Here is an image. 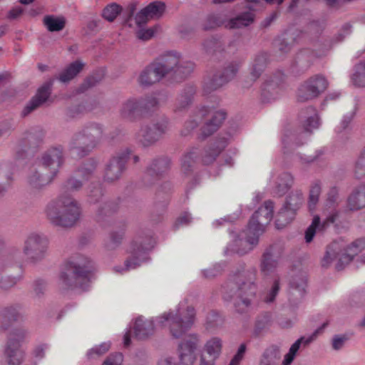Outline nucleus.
Returning <instances> with one entry per match:
<instances>
[{
	"label": "nucleus",
	"instance_id": "nucleus-9",
	"mask_svg": "<svg viewBox=\"0 0 365 365\" xmlns=\"http://www.w3.org/2000/svg\"><path fill=\"white\" fill-rule=\"evenodd\" d=\"M304 202V198L301 190H294L289 192L276 215V227L282 229L291 223L295 218L298 210L303 205Z\"/></svg>",
	"mask_w": 365,
	"mask_h": 365
},
{
	"label": "nucleus",
	"instance_id": "nucleus-52",
	"mask_svg": "<svg viewBox=\"0 0 365 365\" xmlns=\"http://www.w3.org/2000/svg\"><path fill=\"white\" fill-rule=\"evenodd\" d=\"M294 40L293 35L285 33L275 41V47L282 54L287 53L291 51Z\"/></svg>",
	"mask_w": 365,
	"mask_h": 365
},
{
	"label": "nucleus",
	"instance_id": "nucleus-55",
	"mask_svg": "<svg viewBox=\"0 0 365 365\" xmlns=\"http://www.w3.org/2000/svg\"><path fill=\"white\" fill-rule=\"evenodd\" d=\"M322 192V187L319 181L314 182L309 190L308 207L311 212L315 210L316 206L319 202V196Z\"/></svg>",
	"mask_w": 365,
	"mask_h": 365
},
{
	"label": "nucleus",
	"instance_id": "nucleus-53",
	"mask_svg": "<svg viewBox=\"0 0 365 365\" xmlns=\"http://www.w3.org/2000/svg\"><path fill=\"white\" fill-rule=\"evenodd\" d=\"M103 73L101 72H97L88 76L78 87L76 90L77 93H83L88 89L96 86L103 80Z\"/></svg>",
	"mask_w": 365,
	"mask_h": 365
},
{
	"label": "nucleus",
	"instance_id": "nucleus-49",
	"mask_svg": "<svg viewBox=\"0 0 365 365\" xmlns=\"http://www.w3.org/2000/svg\"><path fill=\"white\" fill-rule=\"evenodd\" d=\"M118 210V204L115 200L104 202L98 209L97 218L98 221H103L106 217L111 216Z\"/></svg>",
	"mask_w": 365,
	"mask_h": 365
},
{
	"label": "nucleus",
	"instance_id": "nucleus-11",
	"mask_svg": "<svg viewBox=\"0 0 365 365\" xmlns=\"http://www.w3.org/2000/svg\"><path fill=\"white\" fill-rule=\"evenodd\" d=\"M301 119H306L303 123V132L296 134L292 132L286 133L282 138V142L285 146L289 145L292 142L297 145L303 144L300 141L306 133L311 134L313 129H316L319 126V118L316 113V110L312 106H309L299 113Z\"/></svg>",
	"mask_w": 365,
	"mask_h": 365
},
{
	"label": "nucleus",
	"instance_id": "nucleus-17",
	"mask_svg": "<svg viewBox=\"0 0 365 365\" xmlns=\"http://www.w3.org/2000/svg\"><path fill=\"white\" fill-rule=\"evenodd\" d=\"M65 161L64 148L61 145H55L49 147L41 155V162L43 168L57 170L63 165Z\"/></svg>",
	"mask_w": 365,
	"mask_h": 365
},
{
	"label": "nucleus",
	"instance_id": "nucleus-40",
	"mask_svg": "<svg viewBox=\"0 0 365 365\" xmlns=\"http://www.w3.org/2000/svg\"><path fill=\"white\" fill-rule=\"evenodd\" d=\"M279 252H264L261 259V271L268 274L275 270L279 263Z\"/></svg>",
	"mask_w": 365,
	"mask_h": 365
},
{
	"label": "nucleus",
	"instance_id": "nucleus-32",
	"mask_svg": "<svg viewBox=\"0 0 365 365\" xmlns=\"http://www.w3.org/2000/svg\"><path fill=\"white\" fill-rule=\"evenodd\" d=\"M133 329L137 339L140 340L145 339L154 332L153 322L138 317L135 320Z\"/></svg>",
	"mask_w": 365,
	"mask_h": 365
},
{
	"label": "nucleus",
	"instance_id": "nucleus-3",
	"mask_svg": "<svg viewBox=\"0 0 365 365\" xmlns=\"http://www.w3.org/2000/svg\"><path fill=\"white\" fill-rule=\"evenodd\" d=\"M46 214L53 225L68 228L79 220L81 208L72 195H58L46 205Z\"/></svg>",
	"mask_w": 365,
	"mask_h": 365
},
{
	"label": "nucleus",
	"instance_id": "nucleus-26",
	"mask_svg": "<svg viewBox=\"0 0 365 365\" xmlns=\"http://www.w3.org/2000/svg\"><path fill=\"white\" fill-rule=\"evenodd\" d=\"M80 131L94 148H96L100 144L104 134L103 126L96 123L86 124Z\"/></svg>",
	"mask_w": 365,
	"mask_h": 365
},
{
	"label": "nucleus",
	"instance_id": "nucleus-44",
	"mask_svg": "<svg viewBox=\"0 0 365 365\" xmlns=\"http://www.w3.org/2000/svg\"><path fill=\"white\" fill-rule=\"evenodd\" d=\"M98 163L96 159L93 158H88L77 168L76 173L83 180L88 181L93 175Z\"/></svg>",
	"mask_w": 365,
	"mask_h": 365
},
{
	"label": "nucleus",
	"instance_id": "nucleus-1",
	"mask_svg": "<svg viewBox=\"0 0 365 365\" xmlns=\"http://www.w3.org/2000/svg\"><path fill=\"white\" fill-rule=\"evenodd\" d=\"M195 63L184 61L177 53L168 52L146 66L138 78L142 87H150L163 79L170 83L181 82L194 70Z\"/></svg>",
	"mask_w": 365,
	"mask_h": 365
},
{
	"label": "nucleus",
	"instance_id": "nucleus-42",
	"mask_svg": "<svg viewBox=\"0 0 365 365\" xmlns=\"http://www.w3.org/2000/svg\"><path fill=\"white\" fill-rule=\"evenodd\" d=\"M88 200L90 203L96 204L102 199L105 190L99 181H93L86 187Z\"/></svg>",
	"mask_w": 365,
	"mask_h": 365
},
{
	"label": "nucleus",
	"instance_id": "nucleus-10",
	"mask_svg": "<svg viewBox=\"0 0 365 365\" xmlns=\"http://www.w3.org/2000/svg\"><path fill=\"white\" fill-rule=\"evenodd\" d=\"M172 165L171 158L167 155H158L152 158L145 169L143 178L144 186L150 187L165 177L170 170Z\"/></svg>",
	"mask_w": 365,
	"mask_h": 365
},
{
	"label": "nucleus",
	"instance_id": "nucleus-60",
	"mask_svg": "<svg viewBox=\"0 0 365 365\" xmlns=\"http://www.w3.org/2000/svg\"><path fill=\"white\" fill-rule=\"evenodd\" d=\"M277 86L272 82H266L262 88V97L263 100L271 101L277 97Z\"/></svg>",
	"mask_w": 365,
	"mask_h": 365
},
{
	"label": "nucleus",
	"instance_id": "nucleus-36",
	"mask_svg": "<svg viewBox=\"0 0 365 365\" xmlns=\"http://www.w3.org/2000/svg\"><path fill=\"white\" fill-rule=\"evenodd\" d=\"M294 184V178L291 173L284 172L277 178L274 187V193L279 197L285 195Z\"/></svg>",
	"mask_w": 365,
	"mask_h": 365
},
{
	"label": "nucleus",
	"instance_id": "nucleus-34",
	"mask_svg": "<svg viewBox=\"0 0 365 365\" xmlns=\"http://www.w3.org/2000/svg\"><path fill=\"white\" fill-rule=\"evenodd\" d=\"M13 167L10 163H0V196L4 195L13 180Z\"/></svg>",
	"mask_w": 365,
	"mask_h": 365
},
{
	"label": "nucleus",
	"instance_id": "nucleus-20",
	"mask_svg": "<svg viewBox=\"0 0 365 365\" xmlns=\"http://www.w3.org/2000/svg\"><path fill=\"white\" fill-rule=\"evenodd\" d=\"M227 145V138L222 137L216 139L213 143L205 148L202 155V164L208 165L214 163Z\"/></svg>",
	"mask_w": 365,
	"mask_h": 365
},
{
	"label": "nucleus",
	"instance_id": "nucleus-35",
	"mask_svg": "<svg viewBox=\"0 0 365 365\" xmlns=\"http://www.w3.org/2000/svg\"><path fill=\"white\" fill-rule=\"evenodd\" d=\"M84 64L80 61H75L65 68L56 77L63 83H68L73 79L83 68Z\"/></svg>",
	"mask_w": 365,
	"mask_h": 365
},
{
	"label": "nucleus",
	"instance_id": "nucleus-46",
	"mask_svg": "<svg viewBox=\"0 0 365 365\" xmlns=\"http://www.w3.org/2000/svg\"><path fill=\"white\" fill-rule=\"evenodd\" d=\"M92 109L91 106L88 102L82 101L76 104H72L67 107L65 111L68 119H75L83 115L88 111Z\"/></svg>",
	"mask_w": 365,
	"mask_h": 365
},
{
	"label": "nucleus",
	"instance_id": "nucleus-7",
	"mask_svg": "<svg viewBox=\"0 0 365 365\" xmlns=\"http://www.w3.org/2000/svg\"><path fill=\"white\" fill-rule=\"evenodd\" d=\"M195 311L191 306L185 309H179L175 313H164L156 319L157 323L163 327L169 323L170 334L173 338L182 337L194 324Z\"/></svg>",
	"mask_w": 365,
	"mask_h": 365
},
{
	"label": "nucleus",
	"instance_id": "nucleus-25",
	"mask_svg": "<svg viewBox=\"0 0 365 365\" xmlns=\"http://www.w3.org/2000/svg\"><path fill=\"white\" fill-rule=\"evenodd\" d=\"M48 245L49 240L45 235L33 232L26 237L24 251H45Z\"/></svg>",
	"mask_w": 365,
	"mask_h": 365
},
{
	"label": "nucleus",
	"instance_id": "nucleus-28",
	"mask_svg": "<svg viewBox=\"0 0 365 365\" xmlns=\"http://www.w3.org/2000/svg\"><path fill=\"white\" fill-rule=\"evenodd\" d=\"M336 217V214L331 215L329 216L323 223H321L320 217L318 215L314 216L312 224L307 227L305 232L306 242H310L313 240L317 230H325L330 224L335 222Z\"/></svg>",
	"mask_w": 365,
	"mask_h": 365
},
{
	"label": "nucleus",
	"instance_id": "nucleus-13",
	"mask_svg": "<svg viewBox=\"0 0 365 365\" xmlns=\"http://www.w3.org/2000/svg\"><path fill=\"white\" fill-rule=\"evenodd\" d=\"M26 331L16 329L11 331L4 350L5 360L8 365H19L23 359L20 344L26 336Z\"/></svg>",
	"mask_w": 365,
	"mask_h": 365
},
{
	"label": "nucleus",
	"instance_id": "nucleus-31",
	"mask_svg": "<svg viewBox=\"0 0 365 365\" xmlns=\"http://www.w3.org/2000/svg\"><path fill=\"white\" fill-rule=\"evenodd\" d=\"M45 132L39 128H34L25 133L24 143L25 147L36 149L40 146L44 140Z\"/></svg>",
	"mask_w": 365,
	"mask_h": 365
},
{
	"label": "nucleus",
	"instance_id": "nucleus-5",
	"mask_svg": "<svg viewBox=\"0 0 365 365\" xmlns=\"http://www.w3.org/2000/svg\"><path fill=\"white\" fill-rule=\"evenodd\" d=\"M257 270L255 268H250L237 277L238 288L235 295L231 297L235 311L240 314L248 311L251 302L255 297L257 292L256 280Z\"/></svg>",
	"mask_w": 365,
	"mask_h": 365
},
{
	"label": "nucleus",
	"instance_id": "nucleus-6",
	"mask_svg": "<svg viewBox=\"0 0 365 365\" xmlns=\"http://www.w3.org/2000/svg\"><path fill=\"white\" fill-rule=\"evenodd\" d=\"M158 106V99L153 96L130 98L121 103L118 112L122 119L133 123L150 115Z\"/></svg>",
	"mask_w": 365,
	"mask_h": 365
},
{
	"label": "nucleus",
	"instance_id": "nucleus-18",
	"mask_svg": "<svg viewBox=\"0 0 365 365\" xmlns=\"http://www.w3.org/2000/svg\"><path fill=\"white\" fill-rule=\"evenodd\" d=\"M46 170L41 168L31 171L27 177V183L31 189L39 191L53 182L58 174L57 170L49 172H46Z\"/></svg>",
	"mask_w": 365,
	"mask_h": 365
},
{
	"label": "nucleus",
	"instance_id": "nucleus-38",
	"mask_svg": "<svg viewBox=\"0 0 365 365\" xmlns=\"http://www.w3.org/2000/svg\"><path fill=\"white\" fill-rule=\"evenodd\" d=\"M19 306H11L4 308L0 313V323L1 328L6 330L13 322L19 320L21 315L19 310Z\"/></svg>",
	"mask_w": 365,
	"mask_h": 365
},
{
	"label": "nucleus",
	"instance_id": "nucleus-41",
	"mask_svg": "<svg viewBox=\"0 0 365 365\" xmlns=\"http://www.w3.org/2000/svg\"><path fill=\"white\" fill-rule=\"evenodd\" d=\"M155 240L150 236L135 235L131 242L133 251H150L155 248Z\"/></svg>",
	"mask_w": 365,
	"mask_h": 365
},
{
	"label": "nucleus",
	"instance_id": "nucleus-16",
	"mask_svg": "<svg viewBox=\"0 0 365 365\" xmlns=\"http://www.w3.org/2000/svg\"><path fill=\"white\" fill-rule=\"evenodd\" d=\"M307 273L300 270L298 274H294L289 284V300L294 304H298L304 297L307 287Z\"/></svg>",
	"mask_w": 365,
	"mask_h": 365
},
{
	"label": "nucleus",
	"instance_id": "nucleus-12",
	"mask_svg": "<svg viewBox=\"0 0 365 365\" xmlns=\"http://www.w3.org/2000/svg\"><path fill=\"white\" fill-rule=\"evenodd\" d=\"M328 85L327 78L322 74L309 77L299 87L297 94V101L303 103L319 97L327 90Z\"/></svg>",
	"mask_w": 365,
	"mask_h": 365
},
{
	"label": "nucleus",
	"instance_id": "nucleus-30",
	"mask_svg": "<svg viewBox=\"0 0 365 365\" xmlns=\"http://www.w3.org/2000/svg\"><path fill=\"white\" fill-rule=\"evenodd\" d=\"M199 157V148L192 147L181 158V172L185 175H190L195 163Z\"/></svg>",
	"mask_w": 365,
	"mask_h": 365
},
{
	"label": "nucleus",
	"instance_id": "nucleus-59",
	"mask_svg": "<svg viewBox=\"0 0 365 365\" xmlns=\"http://www.w3.org/2000/svg\"><path fill=\"white\" fill-rule=\"evenodd\" d=\"M122 11V7L116 3H112L104 8L102 16L107 21H113Z\"/></svg>",
	"mask_w": 365,
	"mask_h": 365
},
{
	"label": "nucleus",
	"instance_id": "nucleus-24",
	"mask_svg": "<svg viewBox=\"0 0 365 365\" xmlns=\"http://www.w3.org/2000/svg\"><path fill=\"white\" fill-rule=\"evenodd\" d=\"M353 256L347 252H326L322 260V266L328 267L334 264L335 269L338 271L343 269L352 259Z\"/></svg>",
	"mask_w": 365,
	"mask_h": 365
},
{
	"label": "nucleus",
	"instance_id": "nucleus-4",
	"mask_svg": "<svg viewBox=\"0 0 365 365\" xmlns=\"http://www.w3.org/2000/svg\"><path fill=\"white\" fill-rule=\"evenodd\" d=\"M274 202L269 200L256 210L252 215L246 230L245 240L236 237L235 242L239 246L244 243L251 245L250 249H254L259 243V236L262 235L266 227L270 223L273 217ZM235 237L237 235H235Z\"/></svg>",
	"mask_w": 365,
	"mask_h": 365
},
{
	"label": "nucleus",
	"instance_id": "nucleus-61",
	"mask_svg": "<svg viewBox=\"0 0 365 365\" xmlns=\"http://www.w3.org/2000/svg\"><path fill=\"white\" fill-rule=\"evenodd\" d=\"M240 64L237 62L229 63L222 71H220L227 82L232 81L238 73Z\"/></svg>",
	"mask_w": 365,
	"mask_h": 365
},
{
	"label": "nucleus",
	"instance_id": "nucleus-51",
	"mask_svg": "<svg viewBox=\"0 0 365 365\" xmlns=\"http://www.w3.org/2000/svg\"><path fill=\"white\" fill-rule=\"evenodd\" d=\"M125 236L124 230L112 231L109 234L108 239L105 242V248L108 251L115 250L120 247Z\"/></svg>",
	"mask_w": 365,
	"mask_h": 365
},
{
	"label": "nucleus",
	"instance_id": "nucleus-37",
	"mask_svg": "<svg viewBox=\"0 0 365 365\" xmlns=\"http://www.w3.org/2000/svg\"><path fill=\"white\" fill-rule=\"evenodd\" d=\"M281 359L280 349L277 345H271L263 351L259 365H277Z\"/></svg>",
	"mask_w": 365,
	"mask_h": 365
},
{
	"label": "nucleus",
	"instance_id": "nucleus-21",
	"mask_svg": "<svg viewBox=\"0 0 365 365\" xmlns=\"http://www.w3.org/2000/svg\"><path fill=\"white\" fill-rule=\"evenodd\" d=\"M69 148L74 151L77 156L84 158L88 155L95 148L79 130L73 135L69 143Z\"/></svg>",
	"mask_w": 365,
	"mask_h": 365
},
{
	"label": "nucleus",
	"instance_id": "nucleus-22",
	"mask_svg": "<svg viewBox=\"0 0 365 365\" xmlns=\"http://www.w3.org/2000/svg\"><path fill=\"white\" fill-rule=\"evenodd\" d=\"M269 63V55L267 52L259 51L254 55L250 67V78L255 82L264 73Z\"/></svg>",
	"mask_w": 365,
	"mask_h": 365
},
{
	"label": "nucleus",
	"instance_id": "nucleus-47",
	"mask_svg": "<svg viewBox=\"0 0 365 365\" xmlns=\"http://www.w3.org/2000/svg\"><path fill=\"white\" fill-rule=\"evenodd\" d=\"M83 187V182L74 176H70L62 182L59 195H71L72 192H79Z\"/></svg>",
	"mask_w": 365,
	"mask_h": 365
},
{
	"label": "nucleus",
	"instance_id": "nucleus-56",
	"mask_svg": "<svg viewBox=\"0 0 365 365\" xmlns=\"http://www.w3.org/2000/svg\"><path fill=\"white\" fill-rule=\"evenodd\" d=\"M304 341L305 344H308L311 341V339L304 340L303 337L297 340L290 347L289 352L284 356L282 365H290L294 361L297 351H299L301 344Z\"/></svg>",
	"mask_w": 365,
	"mask_h": 365
},
{
	"label": "nucleus",
	"instance_id": "nucleus-64",
	"mask_svg": "<svg viewBox=\"0 0 365 365\" xmlns=\"http://www.w3.org/2000/svg\"><path fill=\"white\" fill-rule=\"evenodd\" d=\"M110 349V344L103 343L88 351L86 356L90 360L96 359L105 354Z\"/></svg>",
	"mask_w": 365,
	"mask_h": 365
},
{
	"label": "nucleus",
	"instance_id": "nucleus-27",
	"mask_svg": "<svg viewBox=\"0 0 365 365\" xmlns=\"http://www.w3.org/2000/svg\"><path fill=\"white\" fill-rule=\"evenodd\" d=\"M227 113L224 110H218L215 112L210 120H208L202 127V139H205L212 135L226 118Z\"/></svg>",
	"mask_w": 365,
	"mask_h": 365
},
{
	"label": "nucleus",
	"instance_id": "nucleus-50",
	"mask_svg": "<svg viewBox=\"0 0 365 365\" xmlns=\"http://www.w3.org/2000/svg\"><path fill=\"white\" fill-rule=\"evenodd\" d=\"M227 83L228 82L225 79L220 72H217L210 79L205 83L203 86L204 92L206 93H210L211 92L219 89Z\"/></svg>",
	"mask_w": 365,
	"mask_h": 365
},
{
	"label": "nucleus",
	"instance_id": "nucleus-54",
	"mask_svg": "<svg viewBox=\"0 0 365 365\" xmlns=\"http://www.w3.org/2000/svg\"><path fill=\"white\" fill-rule=\"evenodd\" d=\"M351 82L355 86H365V61H362L354 67V73L351 76Z\"/></svg>",
	"mask_w": 365,
	"mask_h": 365
},
{
	"label": "nucleus",
	"instance_id": "nucleus-2",
	"mask_svg": "<svg viewBox=\"0 0 365 365\" xmlns=\"http://www.w3.org/2000/svg\"><path fill=\"white\" fill-rule=\"evenodd\" d=\"M97 272L96 262L83 255L78 254L66 259L61 265L58 283L64 291L86 290Z\"/></svg>",
	"mask_w": 365,
	"mask_h": 365
},
{
	"label": "nucleus",
	"instance_id": "nucleus-58",
	"mask_svg": "<svg viewBox=\"0 0 365 365\" xmlns=\"http://www.w3.org/2000/svg\"><path fill=\"white\" fill-rule=\"evenodd\" d=\"M165 10V4L160 1L151 2L145 7V11H148L150 18L160 17Z\"/></svg>",
	"mask_w": 365,
	"mask_h": 365
},
{
	"label": "nucleus",
	"instance_id": "nucleus-45",
	"mask_svg": "<svg viewBox=\"0 0 365 365\" xmlns=\"http://www.w3.org/2000/svg\"><path fill=\"white\" fill-rule=\"evenodd\" d=\"M222 341L218 337H212L205 343L202 354L217 359L222 353Z\"/></svg>",
	"mask_w": 365,
	"mask_h": 365
},
{
	"label": "nucleus",
	"instance_id": "nucleus-23",
	"mask_svg": "<svg viewBox=\"0 0 365 365\" xmlns=\"http://www.w3.org/2000/svg\"><path fill=\"white\" fill-rule=\"evenodd\" d=\"M314 54L309 49H304L297 53L292 66V71L297 74L305 73L312 65Z\"/></svg>",
	"mask_w": 365,
	"mask_h": 365
},
{
	"label": "nucleus",
	"instance_id": "nucleus-43",
	"mask_svg": "<svg viewBox=\"0 0 365 365\" xmlns=\"http://www.w3.org/2000/svg\"><path fill=\"white\" fill-rule=\"evenodd\" d=\"M43 24L48 31L58 32L65 28L66 20L63 16L46 15L43 19Z\"/></svg>",
	"mask_w": 365,
	"mask_h": 365
},
{
	"label": "nucleus",
	"instance_id": "nucleus-33",
	"mask_svg": "<svg viewBox=\"0 0 365 365\" xmlns=\"http://www.w3.org/2000/svg\"><path fill=\"white\" fill-rule=\"evenodd\" d=\"M195 92L196 89L194 86H185L176 100V110L181 111L187 108L192 103Z\"/></svg>",
	"mask_w": 365,
	"mask_h": 365
},
{
	"label": "nucleus",
	"instance_id": "nucleus-62",
	"mask_svg": "<svg viewBox=\"0 0 365 365\" xmlns=\"http://www.w3.org/2000/svg\"><path fill=\"white\" fill-rule=\"evenodd\" d=\"M354 176L357 179H361L365 176V146L361 150L355 163Z\"/></svg>",
	"mask_w": 365,
	"mask_h": 365
},
{
	"label": "nucleus",
	"instance_id": "nucleus-63",
	"mask_svg": "<svg viewBox=\"0 0 365 365\" xmlns=\"http://www.w3.org/2000/svg\"><path fill=\"white\" fill-rule=\"evenodd\" d=\"M254 14L250 11L238 15L232 21V27L247 26L254 21Z\"/></svg>",
	"mask_w": 365,
	"mask_h": 365
},
{
	"label": "nucleus",
	"instance_id": "nucleus-39",
	"mask_svg": "<svg viewBox=\"0 0 365 365\" xmlns=\"http://www.w3.org/2000/svg\"><path fill=\"white\" fill-rule=\"evenodd\" d=\"M202 49L208 56H215L225 50V44L218 38L210 36L203 40L201 43Z\"/></svg>",
	"mask_w": 365,
	"mask_h": 365
},
{
	"label": "nucleus",
	"instance_id": "nucleus-29",
	"mask_svg": "<svg viewBox=\"0 0 365 365\" xmlns=\"http://www.w3.org/2000/svg\"><path fill=\"white\" fill-rule=\"evenodd\" d=\"M347 207L351 211H356L365 207V184L353 190L347 199Z\"/></svg>",
	"mask_w": 365,
	"mask_h": 365
},
{
	"label": "nucleus",
	"instance_id": "nucleus-57",
	"mask_svg": "<svg viewBox=\"0 0 365 365\" xmlns=\"http://www.w3.org/2000/svg\"><path fill=\"white\" fill-rule=\"evenodd\" d=\"M304 341L305 344H308L311 341V339L304 340L303 337L297 340L290 347L289 352L284 356L282 365H290L294 361L297 351H299L301 344Z\"/></svg>",
	"mask_w": 365,
	"mask_h": 365
},
{
	"label": "nucleus",
	"instance_id": "nucleus-14",
	"mask_svg": "<svg viewBox=\"0 0 365 365\" xmlns=\"http://www.w3.org/2000/svg\"><path fill=\"white\" fill-rule=\"evenodd\" d=\"M131 151L128 148L120 150L113 155L108 161L103 179L108 183L119 180L126 169V164Z\"/></svg>",
	"mask_w": 365,
	"mask_h": 365
},
{
	"label": "nucleus",
	"instance_id": "nucleus-19",
	"mask_svg": "<svg viewBox=\"0 0 365 365\" xmlns=\"http://www.w3.org/2000/svg\"><path fill=\"white\" fill-rule=\"evenodd\" d=\"M52 86L53 81L51 80L46 82L40 88H38L35 96L31 98V99L24 107L21 115L23 116H26L37 109L38 107H40L41 105H43L44 103H46L51 94Z\"/></svg>",
	"mask_w": 365,
	"mask_h": 365
},
{
	"label": "nucleus",
	"instance_id": "nucleus-8",
	"mask_svg": "<svg viewBox=\"0 0 365 365\" xmlns=\"http://www.w3.org/2000/svg\"><path fill=\"white\" fill-rule=\"evenodd\" d=\"M168 124L169 120L164 115L158 116L150 123L142 124L135 134L137 143L144 149L155 146L166 133Z\"/></svg>",
	"mask_w": 365,
	"mask_h": 365
},
{
	"label": "nucleus",
	"instance_id": "nucleus-15",
	"mask_svg": "<svg viewBox=\"0 0 365 365\" xmlns=\"http://www.w3.org/2000/svg\"><path fill=\"white\" fill-rule=\"evenodd\" d=\"M199 336L195 334H190L182 339L178 344V365H193L196 361V350L198 346Z\"/></svg>",
	"mask_w": 365,
	"mask_h": 365
},
{
	"label": "nucleus",
	"instance_id": "nucleus-48",
	"mask_svg": "<svg viewBox=\"0 0 365 365\" xmlns=\"http://www.w3.org/2000/svg\"><path fill=\"white\" fill-rule=\"evenodd\" d=\"M272 324V314L269 312H264L257 316L254 327V335L259 336Z\"/></svg>",
	"mask_w": 365,
	"mask_h": 365
}]
</instances>
